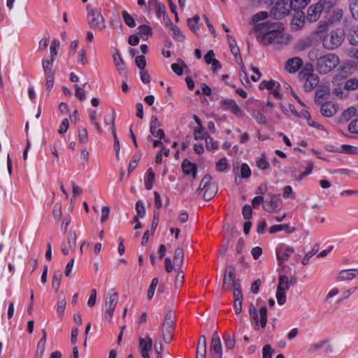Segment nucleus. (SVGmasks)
I'll return each mask as SVG.
<instances>
[{"mask_svg":"<svg viewBox=\"0 0 358 358\" xmlns=\"http://www.w3.org/2000/svg\"><path fill=\"white\" fill-rule=\"evenodd\" d=\"M282 25L280 22H271L270 20H268L255 24L254 29L256 32H264V34L258 36V40L264 45H267L273 43H281L282 38L280 30L282 29Z\"/></svg>","mask_w":358,"mask_h":358,"instance_id":"nucleus-1","label":"nucleus"},{"mask_svg":"<svg viewBox=\"0 0 358 358\" xmlns=\"http://www.w3.org/2000/svg\"><path fill=\"white\" fill-rule=\"evenodd\" d=\"M340 60L337 55L333 53H328L320 56L316 63V69L319 73L325 75L334 69L338 64Z\"/></svg>","mask_w":358,"mask_h":358,"instance_id":"nucleus-2","label":"nucleus"},{"mask_svg":"<svg viewBox=\"0 0 358 358\" xmlns=\"http://www.w3.org/2000/svg\"><path fill=\"white\" fill-rule=\"evenodd\" d=\"M345 38V33L342 29H336L326 34L322 39V46L329 50L338 48Z\"/></svg>","mask_w":358,"mask_h":358,"instance_id":"nucleus-3","label":"nucleus"},{"mask_svg":"<svg viewBox=\"0 0 358 358\" xmlns=\"http://www.w3.org/2000/svg\"><path fill=\"white\" fill-rule=\"evenodd\" d=\"M248 313L250 320L253 321L256 330L259 329V325L261 327L265 328L267 323V309L265 306H262L259 309V317L253 303L250 304Z\"/></svg>","mask_w":358,"mask_h":358,"instance_id":"nucleus-4","label":"nucleus"},{"mask_svg":"<svg viewBox=\"0 0 358 358\" xmlns=\"http://www.w3.org/2000/svg\"><path fill=\"white\" fill-rule=\"evenodd\" d=\"M175 329L174 313L169 310L165 315L163 323L162 324V336L166 343L173 339V331Z\"/></svg>","mask_w":358,"mask_h":358,"instance_id":"nucleus-5","label":"nucleus"},{"mask_svg":"<svg viewBox=\"0 0 358 358\" xmlns=\"http://www.w3.org/2000/svg\"><path fill=\"white\" fill-rule=\"evenodd\" d=\"M87 19L91 29L102 31L106 27L104 17L96 8L90 10Z\"/></svg>","mask_w":358,"mask_h":358,"instance_id":"nucleus-6","label":"nucleus"},{"mask_svg":"<svg viewBox=\"0 0 358 358\" xmlns=\"http://www.w3.org/2000/svg\"><path fill=\"white\" fill-rule=\"evenodd\" d=\"M292 9V6L289 2V0H280L271 10V17L274 20L281 19L289 14V12Z\"/></svg>","mask_w":358,"mask_h":358,"instance_id":"nucleus-7","label":"nucleus"},{"mask_svg":"<svg viewBox=\"0 0 358 358\" xmlns=\"http://www.w3.org/2000/svg\"><path fill=\"white\" fill-rule=\"evenodd\" d=\"M211 176L206 174L203 176L201 181V185H203V188H206L203 194V199L206 201H210L213 199L217 192V185L211 182Z\"/></svg>","mask_w":358,"mask_h":358,"instance_id":"nucleus-8","label":"nucleus"},{"mask_svg":"<svg viewBox=\"0 0 358 358\" xmlns=\"http://www.w3.org/2000/svg\"><path fill=\"white\" fill-rule=\"evenodd\" d=\"M210 355L211 358H222V348L220 336L217 332H214L210 341Z\"/></svg>","mask_w":358,"mask_h":358,"instance_id":"nucleus-9","label":"nucleus"},{"mask_svg":"<svg viewBox=\"0 0 358 358\" xmlns=\"http://www.w3.org/2000/svg\"><path fill=\"white\" fill-rule=\"evenodd\" d=\"M152 349V340L150 336L138 338V350L143 358H150L149 352Z\"/></svg>","mask_w":358,"mask_h":358,"instance_id":"nucleus-10","label":"nucleus"},{"mask_svg":"<svg viewBox=\"0 0 358 358\" xmlns=\"http://www.w3.org/2000/svg\"><path fill=\"white\" fill-rule=\"evenodd\" d=\"M118 300V294L115 292L113 294H109L107 300L106 301V318L110 319L113 315V312L116 307Z\"/></svg>","mask_w":358,"mask_h":358,"instance_id":"nucleus-11","label":"nucleus"},{"mask_svg":"<svg viewBox=\"0 0 358 358\" xmlns=\"http://www.w3.org/2000/svg\"><path fill=\"white\" fill-rule=\"evenodd\" d=\"M294 252V249L292 247L280 246L276 249V256L278 264L281 266L285 261L289 259L291 255Z\"/></svg>","mask_w":358,"mask_h":358,"instance_id":"nucleus-12","label":"nucleus"},{"mask_svg":"<svg viewBox=\"0 0 358 358\" xmlns=\"http://www.w3.org/2000/svg\"><path fill=\"white\" fill-rule=\"evenodd\" d=\"M325 10L317 2V3L310 6L308 9L307 20L310 22H316L320 17L322 12Z\"/></svg>","mask_w":358,"mask_h":358,"instance_id":"nucleus-13","label":"nucleus"},{"mask_svg":"<svg viewBox=\"0 0 358 358\" xmlns=\"http://www.w3.org/2000/svg\"><path fill=\"white\" fill-rule=\"evenodd\" d=\"M220 105L223 108L231 110L238 117H241L243 115L241 108L232 99H223L220 101Z\"/></svg>","mask_w":358,"mask_h":358,"instance_id":"nucleus-14","label":"nucleus"},{"mask_svg":"<svg viewBox=\"0 0 358 358\" xmlns=\"http://www.w3.org/2000/svg\"><path fill=\"white\" fill-rule=\"evenodd\" d=\"M303 66V61L300 57H295L289 59L285 65V70L289 73H296Z\"/></svg>","mask_w":358,"mask_h":358,"instance_id":"nucleus-15","label":"nucleus"},{"mask_svg":"<svg viewBox=\"0 0 358 358\" xmlns=\"http://www.w3.org/2000/svg\"><path fill=\"white\" fill-rule=\"evenodd\" d=\"M160 125L158 119L157 117H152L150 122V133L155 137L159 138V139H164V141H166L164 130L159 129Z\"/></svg>","mask_w":358,"mask_h":358,"instance_id":"nucleus-16","label":"nucleus"},{"mask_svg":"<svg viewBox=\"0 0 358 358\" xmlns=\"http://www.w3.org/2000/svg\"><path fill=\"white\" fill-rule=\"evenodd\" d=\"M281 199L278 195H271L270 200L266 202V204L263 206V208L267 212L277 211L280 207Z\"/></svg>","mask_w":358,"mask_h":358,"instance_id":"nucleus-17","label":"nucleus"},{"mask_svg":"<svg viewBox=\"0 0 358 358\" xmlns=\"http://www.w3.org/2000/svg\"><path fill=\"white\" fill-rule=\"evenodd\" d=\"M338 110L336 104L332 102H326L321 106L320 111L322 115L329 117L334 116Z\"/></svg>","mask_w":358,"mask_h":358,"instance_id":"nucleus-18","label":"nucleus"},{"mask_svg":"<svg viewBox=\"0 0 358 358\" xmlns=\"http://www.w3.org/2000/svg\"><path fill=\"white\" fill-rule=\"evenodd\" d=\"M166 26L169 28L173 37L176 40L178 41H183L185 40V36L182 34L181 31L173 24L170 19H168V21L166 22Z\"/></svg>","mask_w":358,"mask_h":358,"instance_id":"nucleus-19","label":"nucleus"},{"mask_svg":"<svg viewBox=\"0 0 358 358\" xmlns=\"http://www.w3.org/2000/svg\"><path fill=\"white\" fill-rule=\"evenodd\" d=\"M182 169L186 175H192L193 178L196 176V166L190 162L188 159L183 160L182 164Z\"/></svg>","mask_w":358,"mask_h":358,"instance_id":"nucleus-20","label":"nucleus"},{"mask_svg":"<svg viewBox=\"0 0 358 358\" xmlns=\"http://www.w3.org/2000/svg\"><path fill=\"white\" fill-rule=\"evenodd\" d=\"M319 83V77L316 74L310 75L307 78L304 83V89L306 92H311Z\"/></svg>","mask_w":358,"mask_h":358,"instance_id":"nucleus-21","label":"nucleus"},{"mask_svg":"<svg viewBox=\"0 0 358 358\" xmlns=\"http://www.w3.org/2000/svg\"><path fill=\"white\" fill-rule=\"evenodd\" d=\"M43 333V337L41 338V340L38 341L37 345V350L36 352V357L35 358H42L43 356L45 348V344H46V331L45 329H42Z\"/></svg>","mask_w":358,"mask_h":358,"instance_id":"nucleus-22","label":"nucleus"},{"mask_svg":"<svg viewBox=\"0 0 358 358\" xmlns=\"http://www.w3.org/2000/svg\"><path fill=\"white\" fill-rule=\"evenodd\" d=\"M357 271V269H344L341 270L339 272L338 275V280L339 281H346V280H352L356 278L357 274L355 271Z\"/></svg>","mask_w":358,"mask_h":358,"instance_id":"nucleus-23","label":"nucleus"},{"mask_svg":"<svg viewBox=\"0 0 358 358\" xmlns=\"http://www.w3.org/2000/svg\"><path fill=\"white\" fill-rule=\"evenodd\" d=\"M137 34L143 40H147L152 35V29L148 25H141L138 27Z\"/></svg>","mask_w":358,"mask_h":358,"instance_id":"nucleus-24","label":"nucleus"},{"mask_svg":"<svg viewBox=\"0 0 358 358\" xmlns=\"http://www.w3.org/2000/svg\"><path fill=\"white\" fill-rule=\"evenodd\" d=\"M282 230H287L289 233H292L296 231V228H290L287 224L273 225L269 228V232L271 234H275Z\"/></svg>","mask_w":358,"mask_h":358,"instance_id":"nucleus-25","label":"nucleus"},{"mask_svg":"<svg viewBox=\"0 0 358 358\" xmlns=\"http://www.w3.org/2000/svg\"><path fill=\"white\" fill-rule=\"evenodd\" d=\"M183 259H184L183 249L182 248H176L175 250L174 257H173L174 264L180 268L182 265Z\"/></svg>","mask_w":358,"mask_h":358,"instance_id":"nucleus-26","label":"nucleus"},{"mask_svg":"<svg viewBox=\"0 0 358 358\" xmlns=\"http://www.w3.org/2000/svg\"><path fill=\"white\" fill-rule=\"evenodd\" d=\"M54 60L55 58H51L50 60H43V71L47 76H54L55 74V71L52 69Z\"/></svg>","mask_w":358,"mask_h":358,"instance_id":"nucleus-27","label":"nucleus"},{"mask_svg":"<svg viewBox=\"0 0 358 358\" xmlns=\"http://www.w3.org/2000/svg\"><path fill=\"white\" fill-rule=\"evenodd\" d=\"M113 62L118 71L121 72L125 70V63L122 59L117 50H115V53L113 55Z\"/></svg>","mask_w":358,"mask_h":358,"instance_id":"nucleus-28","label":"nucleus"},{"mask_svg":"<svg viewBox=\"0 0 358 358\" xmlns=\"http://www.w3.org/2000/svg\"><path fill=\"white\" fill-rule=\"evenodd\" d=\"M348 38L351 45H358V27H352L350 29Z\"/></svg>","mask_w":358,"mask_h":358,"instance_id":"nucleus-29","label":"nucleus"},{"mask_svg":"<svg viewBox=\"0 0 358 358\" xmlns=\"http://www.w3.org/2000/svg\"><path fill=\"white\" fill-rule=\"evenodd\" d=\"M202 343V352L196 350V358H206V338L204 335L199 337V344Z\"/></svg>","mask_w":358,"mask_h":358,"instance_id":"nucleus-30","label":"nucleus"},{"mask_svg":"<svg viewBox=\"0 0 358 358\" xmlns=\"http://www.w3.org/2000/svg\"><path fill=\"white\" fill-rule=\"evenodd\" d=\"M310 0H289L292 9L294 10H301L305 8Z\"/></svg>","mask_w":358,"mask_h":358,"instance_id":"nucleus-31","label":"nucleus"},{"mask_svg":"<svg viewBox=\"0 0 358 358\" xmlns=\"http://www.w3.org/2000/svg\"><path fill=\"white\" fill-rule=\"evenodd\" d=\"M289 280L286 275H280L279 277V282L277 287V289L282 291H287L289 288Z\"/></svg>","mask_w":358,"mask_h":358,"instance_id":"nucleus-32","label":"nucleus"},{"mask_svg":"<svg viewBox=\"0 0 358 358\" xmlns=\"http://www.w3.org/2000/svg\"><path fill=\"white\" fill-rule=\"evenodd\" d=\"M122 18L124 20V23L130 28H134L136 27V22L134 18L128 13L127 11L123 10L122 12Z\"/></svg>","mask_w":358,"mask_h":358,"instance_id":"nucleus-33","label":"nucleus"},{"mask_svg":"<svg viewBox=\"0 0 358 358\" xmlns=\"http://www.w3.org/2000/svg\"><path fill=\"white\" fill-rule=\"evenodd\" d=\"M155 174L152 169H149L147 172V178L145 181V185L147 189L150 190L152 189L153 182L155 180Z\"/></svg>","mask_w":358,"mask_h":358,"instance_id":"nucleus-34","label":"nucleus"},{"mask_svg":"<svg viewBox=\"0 0 358 358\" xmlns=\"http://www.w3.org/2000/svg\"><path fill=\"white\" fill-rule=\"evenodd\" d=\"M276 85H278V87H280V84L277 82H275V80H271L269 81H266V80H263L260 84H259V89L260 90H263L264 88L268 90H272L273 89H274Z\"/></svg>","mask_w":358,"mask_h":358,"instance_id":"nucleus-35","label":"nucleus"},{"mask_svg":"<svg viewBox=\"0 0 358 358\" xmlns=\"http://www.w3.org/2000/svg\"><path fill=\"white\" fill-rule=\"evenodd\" d=\"M299 116L306 118L308 121V124L310 127H316L318 129H320L322 127L321 124L316 123L314 121L311 120L310 113L307 110H301V114Z\"/></svg>","mask_w":358,"mask_h":358,"instance_id":"nucleus-36","label":"nucleus"},{"mask_svg":"<svg viewBox=\"0 0 358 358\" xmlns=\"http://www.w3.org/2000/svg\"><path fill=\"white\" fill-rule=\"evenodd\" d=\"M253 118L257 121V123L260 124H266V116L262 113L260 111L253 110L251 113Z\"/></svg>","mask_w":358,"mask_h":358,"instance_id":"nucleus-37","label":"nucleus"},{"mask_svg":"<svg viewBox=\"0 0 358 358\" xmlns=\"http://www.w3.org/2000/svg\"><path fill=\"white\" fill-rule=\"evenodd\" d=\"M200 20V17L199 15H196L193 18H189L187 20V25L189 29L195 32L198 29L197 24Z\"/></svg>","mask_w":358,"mask_h":358,"instance_id":"nucleus-38","label":"nucleus"},{"mask_svg":"<svg viewBox=\"0 0 358 358\" xmlns=\"http://www.w3.org/2000/svg\"><path fill=\"white\" fill-rule=\"evenodd\" d=\"M180 62L181 64L176 63L171 64L172 71L178 76H181L183 73V67H187V65L182 59H180Z\"/></svg>","mask_w":358,"mask_h":358,"instance_id":"nucleus-39","label":"nucleus"},{"mask_svg":"<svg viewBox=\"0 0 358 358\" xmlns=\"http://www.w3.org/2000/svg\"><path fill=\"white\" fill-rule=\"evenodd\" d=\"M329 94V88L324 86L320 87L315 93V99L316 100H319L324 98L327 95Z\"/></svg>","mask_w":358,"mask_h":358,"instance_id":"nucleus-40","label":"nucleus"},{"mask_svg":"<svg viewBox=\"0 0 358 358\" xmlns=\"http://www.w3.org/2000/svg\"><path fill=\"white\" fill-rule=\"evenodd\" d=\"M350 10L352 17L358 20V0H350Z\"/></svg>","mask_w":358,"mask_h":358,"instance_id":"nucleus-41","label":"nucleus"},{"mask_svg":"<svg viewBox=\"0 0 358 358\" xmlns=\"http://www.w3.org/2000/svg\"><path fill=\"white\" fill-rule=\"evenodd\" d=\"M341 152H344L347 154L355 155L358 152V149L357 147L349 145H343L339 150Z\"/></svg>","mask_w":358,"mask_h":358,"instance_id":"nucleus-42","label":"nucleus"},{"mask_svg":"<svg viewBox=\"0 0 358 358\" xmlns=\"http://www.w3.org/2000/svg\"><path fill=\"white\" fill-rule=\"evenodd\" d=\"M156 9H157V17H160L162 15L164 17V20L166 22L168 21V19H169V18L168 15H166L165 6L162 3H159L156 6Z\"/></svg>","mask_w":358,"mask_h":358,"instance_id":"nucleus-43","label":"nucleus"},{"mask_svg":"<svg viewBox=\"0 0 358 358\" xmlns=\"http://www.w3.org/2000/svg\"><path fill=\"white\" fill-rule=\"evenodd\" d=\"M338 0H320L318 3L323 7L325 10H329L336 6Z\"/></svg>","mask_w":358,"mask_h":358,"instance_id":"nucleus-44","label":"nucleus"},{"mask_svg":"<svg viewBox=\"0 0 358 358\" xmlns=\"http://www.w3.org/2000/svg\"><path fill=\"white\" fill-rule=\"evenodd\" d=\"M268 17V13L267 12H265V11L259 12L252 16V20L253 23L257 24H258L257 23L258 22H259L261 20H264L267 19Z\"/></svg>","mask_w":358,"mask_h":358,"instance_id":"nucleus-45","label":"nucleus"},{"mask_svg":"<svg viewBox=\"0 0 358 358\" xmlns=\"http://www.w3.org/2000/svg\"><path fill=\"white\" fill-rule=\"evenodd\" d=\"M62 278V273L58 271L55 273L53 278H52V287L55 289V291H57L59 286H60V281Z\"/></svg>","mask_w":358,"mask_h":358,"instance_id":"nucleus-46","label":"nucleus"},{"mask_svg":"<svg viewBox=\"0 0 358 358\" xmlns=\"http://www.w3.org/2000/svg\"><path fill=\"white\" fill-rule=\"evenodd\" d=\"M357 110L352 107L345 110L341 115V119L344 121H348L350 120L356 113Z\"/></svg>","mask_w":358,"mask_h":358,"instance_id":"nucleus-47","label":"nucleus"},{"mask_svg":"<svg viewBox=\"0 0 358 358\" xmlns=\"http://www.w3.org/2000/svg\"><path fill=\"white\" fill-rule=\"evenodd\" d=\"M256 164L257 166L262 170H266L269 167V163L266 159L264 154L262 155V157L257 160Z\"/></svg>","mask_w":358,"mask_h":358,"instance_id":"nucleus-48","label":"nucleus"},{"mask_svg":"<svg viewBox=\"0 0 358 358\" xmlns=\"http://www.w3.org/2000/svg\"><path fill=\"white\" fill-rule=\"evenodd\" d=\"M78 139L80 143H86L88 141L87 130L85 128L78 129Z\"/></svg>","mask_w":358,"mask_h":358,"instance_id":"nucleus-49","label":"nucleus"},{"mask_svg":"<svg viewBox=\"0 0 358 358\" xmlns=\"http://www.w3.org/2000/svg\"><path fill=\"white\" fill-rule=\"evenodd\" d=\"M345 88L348 90H355L358 89V79H349L345 85Z\"/></svg>","mask_w":358,"mask_h":358,"instance_id":"nucleus-50","label":"nucleus"},{"mask_svg":"<svg viewBox=\"0 0 358 358\" xmlns=\"http://www.w3.org/2000/svg\"><path fill=\"white\" fill-rule=\"evenodd\" d=\"M318 246L317 245H315L314 248L312 249L311 251H310L309 252H308L305 256L302 259V262L301 263L303 264V265H307L309 262V259L314 255H315L317 251H318Z\"/></svg>","mask_w":358,"mask_h":358,"instance_id":"nucleus-51","label":"nucleus"},{"mask_svg":"<svg viewBox=\"0 0 358 358\" xmlns=\"http://www.w3.org/2000/svg\"><path fill=\"white\" fill-rule=\"evenodd\" d=\"M251 175V171L248 165L245 163L241 164V176L243 178H248Z\"/></svg>","mask_w":358,"mask_h":358,"instance_id":"nucleus-52","label":"nucleus"},{"mask_svg":"<svg viewBox=\"0 0 358 358\" xmlns=\"http://www.w3.org/2000/svg\"><path fill=\"white\" fill-rule=\"evenodd\" d=\"M76 234L75 231L70 232L68 236V244L71 249L74 250L76 245Z\"/></svg>","mask_w":358,"mask_h":358,"instance_id":"nucleus-53","label":"nucleus"},{"mask_svg":"<svg viewBox=\"0 0 358 358\" xmlns=\"http://www.w3.org/2000/svg\"><path fill=\"white\" fill-rule=\"evenodd\" d=\"M242 214L245 220H250L252 215V207L248 204L243 206L242 209Z\"/></svg>","mask_w":358,"mask_h":358,"instance_id":"nucleus-54","label":"nucleus"},{"mask_svg":"<svg viewBox=\"0 0 358 358\" xmlns=\"http://www.w3.org/2000/svg\"><path fill=\"white\" fill-rule=\"evenodd\" d=\"M206 147L208 150H216L217 145L215 142L209 136L208 134L205 135Z\"/></svg>","mask_w":358,"mask_h":358,"instance_id":"nucleus-55","label":"nucleus"},{"mask_svg":"<svg viewBox=\"0 0 358 358\" xmlns=\"http://www.w3.org/2000/svg\"><path fill=\"white\" fill-rule=\"evenodd\" d=\"M276 299L279 305H283L286 301V294L285 291L280 289L276 290Z\"/></svg>","mask_w":358,"mask_h":358,"instance_id":"nucleus-56","label":"nucleus"},{"mask_svg":"<svg viewBox=\"0 0 358 358\" xmlns=\"http://www.w3.org/2000/svg\"><path fill=\"white\" fill-rule=\"evenodd\" d=\"M235 343H236V341H235L234 336L228 335L224 338V344H225L226 348L228 349H230V350L233 349L235 346Z\"/></svg>","mask_w":358,"mask_h":358,"instance_id":"nucleus-57","label":"nucleus"},{"mask_svg":"<svg viewBox=\"0 0 358 358\" xmlns=\"http://www.w3.org/2000/svg\"><path fill=\"white\" fill-rule=\"evenodd\" d=\"M136 210L138 216L143 217L145 215V208L142 201H138L136 203Z\"/></svg>","mask_w":358,"mask_h":358,"instance_id":"nucleus-58","label":"nucleus"},{"mask_svg":"<svg viewBox=\"0 0 358 358\" xmlns=\"http://www.w3.org/2000/svg\"><path fill=\"white\" fill-rule=\"evenodd\" d=\"M313 167V162H309L308 163L307 166L305 168V171L300 173V177L299 178V179H303L305 177L310 175L312 173Z\"/></svg>","mask_w":358,"mask_h":358,"instance_id":"nucleus-59","label":"nucleus"},{"mask_svg":"<svg viewBox=\"0 0 358 358\" xmlns=\"http://www.w3.org/2000/svg\"><path fill=\"white\" fill-rule=\"evenodd\" d=\"M228 166L227 160L226 158H222L216 164V169L218 171H224Z\"/></svg>","mask_w":358,"mask_h":358,"instance_id":"nucleus-60","label":"nucleus"},{"mask_svg":"<svg viewBox=\"0 0 358 358\" xmlns=\"http://www.w3.org/2000/svg\"><path fill=\"white\" fill-rule=\"evenodd\" d=\"M320 50L318 49L314 48V49L310 50L308 52V57L309 58V59L310 61L317 60V62L320 57Z\"/></svg>","mask_w":358,"mask_h":358,"instance_id":"nucleus-61","label":"nucleus"},{"mask_svg":"<svg viewBox=\"0 0 358 358\" xmlns=\"http://www.w3.org/2000/svg\"><path fill=\"white\" fill-rule=\"evenodd\" d=\"M66 301L65 297H63L62 299H61L60 300H59L57 301V313L60 315H64L65 307H66Z\"/></svg>","mask_w":358,"mask_h":358,"instance_id":"nucleus-62","label":"nucleus"},{"mask_svg":"<svg viewBox=\"0 0 358 358\" xmlns=\"http://www.w3.org/2000/svg\"><path fill=\"white\" fill-rule=\"evenodd\" d=\"M263 358H272L273 350L270 345H266L263 348Z\"/></svg>","mask_w":358,"mask_h":358,"instance_id":"nucleus-63","label":"nucleus"},{"mask_svg":"<svg viewBox=\"0 0 358 358\" xmlns=\"http://www.w3.org/2000/svg\"><path fill=\"white\" fill-rule=\"evenodd\" d=\"M348 130L351 133L358 134V118L350 123Z\"/></svg>","mask_w":358,"mask_h":358,"instance_id":"nucleus-64","label":"nucleus"}]
</instances>
